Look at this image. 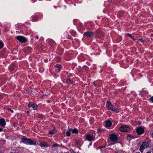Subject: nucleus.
Here are the masks:
<instances>
[{"label":"nucleus","mask_w":153,"mask_h":153,"mask_svg":"<svg viewBox=\"0 0 153 153\" xmlns=\"http://www.w3.org/2000/svg\"><path fill=\"white\" fill-rule=\"evenodd\" d=\"M57 60L58 62H59L60 61V58H58Z\"/></svg>","instance_id":"nucleus-29"},{"label":"nucleus","mask_w":153,"mask_h":153,"mask_svg":"<svg viewBox=\"0 0 153 153\" xmlns=\"http://www.w3.org/2000/svg\"><path fill=\"white\" fill-rule=\"evenodd\" d=\"M93 33L89 31L86 32L84 34V36L88 37H91V36H93Z\"/></svg>","instance_id":"nucleus-8"},{"label":"nucleus","mask_w":153,"mask_h":153,"mask_svg":"<svg viewBox=\"0 0 153 153\" xmlns=\"http://www.w3.org/2000/svg\"><path fill=\"white\" fill-rule=\"evenodd\" d=\"M152 136L153 137V133H152Z\"/></svg>","instance_id":"nucleus-36"},{"label":"nucleus","mask_w":153,"mask_h":153,"mask_svg":"<svg viewBox=\"0 0 153 153\" xmlns=\"http://www.w3.org/2000/svg\"><path fill=\"white\" fill-rule=\"evenodd\" d=\"M39 142L40 143L39 145L41 147H45L46 146H48L46 143L45 142H41L40 141Z\"/></svg>","instance_id":"nucleus-12"},{"label":"nucleus","mask_w":153,"mask_h":153,"mask_svg":"<svg viewBox=\"0 0 153 153\" xmlns=\"http://www.w3.org/2000/svg\"><path fill=\"white\" fill-rule=\"evenodd\" d=\"M15 67V65H11L9 68V70L10 71H12L13 70Z\"/></svg>","instance_id":"nucleus-15"},{"label":"nucleus","mask_w":153,"mask_h":153,"mask_svg":"<svg viewBox=\"0 0 153 153\" xmlns=\"http://www.w3.org/2000/svg\"><path fill=\"white\" fill-rule=\"evenodd\" d=\"M66 135L67 136H69L70 135V133L68 131H67L66 132Z\"/></svg>","instance_id":"nucleus-21"},{"label":"nucleus","mask_w":153,"mask_h":153,"mask_svg":"<svg viewBox=\"0 0 153 153\" xmlns=\"http://www.w3.org/2000/svg\"><path fill=\"white\" fill-rule=\"evenodd\" d=\"M147 153H151V152H148Z\"/></svg>","instance_id":"nucleus-37"},{"label":"nucleus","mask_w":153,"mask_h":153,"mask_svg":"<svg viewBox=\"0 0 153 153\" xmlns=\"http://www.w3.org/2000/svg\"><path fill=\"white\" fill-rule=\"evenodd\" d=\"M140 153L139 152H138V153Z\"/></svg>","instance_id":"nucleus-39"},{"label":"nucleus","mask_w":153,"mask_h":153,"mask_svg":"<svg viewBox=\"0 0 153 153\" xmlns=\"http://www.w3.org/2000/svg\"><path fill=\"white\" fill-rule=\"evenodd\" d=\"M16 39L22 43L25 42L27 41V39L24 37L21 36H16Z\"/></svg>","instance_id":"nucleus-5"},{"label":"nucleus","mask_w":153,"mask_h":153,"mask_svg":"<svg viewBox=\"0 0 153 153\" xmlns=\"http://www.w3.org/2000/svg\"><path fill=\"white\" fill-rule=\"evenodd\" d=\"M73 130L72 128H69L68 130V131H69L70 132H72V131H73Z\"/></svg>","instance_id":"nucleus-24"},{"label":"nucleus","mask_w":153,"mask_h":153,"mask_svg":"<svg viewBox=\"0 0 153 153\" xmlns=\"http://www.w3.org/2000/svg\"><path fill=\"white\" fill-rule=\"evenodd\" d=\"M139 40L142 42H143L144 41L143 39L141 38L140 39H139Z\"/></svg>","instance_id":"nucleus-27"},{"label":"nucleus","mask_w":153,"mask_h":153,"mask_svg":"<svg viewBox=\"0 0 153 153\" xmlns=\"http://www.w3.org/2000/svg\"><path fill=\"white\" fill-rule=\"evenodd\" d=\"M78 133V131L76 128H74L73 130L72 133H75L76 134H77Z\"/></svg>","instance_id":"nucleus-16"},{"label":"nucleus","mask_w":153,"mask_h":153,"mask_svg":"<svg viewBox=\"0 0 153 153\" xmlns=\"http://www.w3.org/2000/svg\"><path fill=\"white\" fill-rule=\"evenodd\" d=\"M58 146V145L57 144H54L53 145V147H56V146Z\"/></svg>","instance_id":"nucleus-26"},{"label":"nucleus","mask_w":153,"mask_h":153,"mask_svg":"<svg viewBox=\"0 0 153 153\" xmlns=\"http://www.w3.org/2000/svg\"><path fill=\"white\" fill-rule=\"evenodd\" d=\"M65 131H64L63 132V133L64 134H65Z\"/></svg>","instance_id":"nucleus-33"},{"label":"nucleus","mask_w":153,"mask_h":153,"mask_svg":"<svg viewBox=\"0 0 153 153\" xmlns=\"http://www.w3.org/2000/svg\"><path fill=\"white\" fill-rule=\"evenodd\" d=\"M55 133V131L54 129L50 131L49 132V134H54Z\"/></svg>","instance_id":"nucleus-18"},{"label":"nucleus","mask_w":153,"mask_h":153,"mask_svg":"<svg viewBox=\"0 0 153 153\" xmlns=\"http://www.w3.org/2000/svg\"><path fill=\"white\" fill-rule=\"evenodd\" d=\"M27 113H29V111H27Z\"/></svg>","instance_id":"nucleus-35"},{"label":"nucleus","mask_w":153,"mask_h":153,"mask_svg":"<svg viewBox=\"0 0 153 153\" xmlns=\"http://www.w3.org/2000/svg\"><path fill=\"white\" fill-rule=\"evenodd\" d=\"M111 125V122L109 121H107L105 124L106 126L107 127H110Z\"/></svg>","instance_id":"nucleus-14"},{"label":"nucleus","mask_w":153,"mask_h":153,"mask_svg":"<svg viewBox=\"0 0 153 153\" xmlns=\"http://www.w3.org/2000/svg\"><path fill=\"white\" fill-rule=\"evenodd\" d=\"M144 130L143 128L141 127H139L136 130L137 133L139 134H142L144 132Z\"/></svg>","instance_id":"nucleus-9"},{"label":"nucleus","mask_w":153,"mask_h":153,"mask_svg":"<svg viewBox=\"0 0 153 153\" xmlns=\"http://www.w3.org/2000/svg\"><path fill=\"white\" fill-rule=\"evenodd\" d=\"M86 139L87 140L91 141L95 140V137L93 135L88 134L86 135Z\"/></svg>","instance_id":"nucleus-6"},{"label":"nucleus","mask_w":153,"mask_h":153,"mask_svg":"<svg viewBox=\"0 0 153 153\" xmlns=\"http://www.w3.org/2000/svg\"><path fill=\"white\" fill-rule=\"evenodd\" d=\"M55 67L57 68L58 69V71L57 72H59L60 71L61 69L62 68V67L59 64H56L55 65Z\"/></svg>","instance_id":"nucleus-13"},{"label":"nucleus","mask_w":153,"mask_h":153,"mask_svg":"<svg viewBox=\"0 0 153 153\" xmlns=\"http://www.w3.org/2000/svg\"><path fill=\"white\" fill-rule=\"evenodd\" d=\"M0 153H1V152H0Z\"/></svg>","instance_id":"nucleus-38"},{"label":"nucleus","mask_w":153,"mask_h":153,"mask_svg":"<svg viewBox=\"0 0 153 153\" xmlns=\"http://www.w3.org/2000/svg\"><path fill=\"white\" fill-rule=\"evenodd\" d=\"M66 82L69 84L71 83V79H66Z\"/></svg>","instance_id":"nucleus-19"},{"label":"nucleus","mask_w":153,"mask_h":153,"mask_svg":"<svg viewBox=\"0 0 153 153\" xmlns=\"http://www.w3.org/2000/svg\"><path fill=\"white\" fill-rule=\"evenodd\" d=\"M36 38L37 39H39V37L37 36H36Z\"/></svg>","instance_id":"nucleus-31"},{"label":"nucleus","mask_w":153,"mask_h":153,"mask_svg":"<svg viewBox=\"0 0 153 153\" xmlns=\"http://www.w3.org/2000/svg\"><path fill=\"white\" fill-rule=\"evenodd\" d=\"M106 106L108 110H111L116 113H117L120 111V110L118 108H116L115 106L113 105L110 102H107Z\"/></svg>","instance_id":"nucleus-1"},{"label":"nucleus","mask_w":153,"mask_h":153,"mask_svg":"<svg viewBox=\"0 0 153 153\" xmlns=\"http://www.w3.org/2000/svg\"><path fill=\"white\" fill-rule=\"evenodd\" d=\"M68 38H69V39H71V37L70 36H68Z\"/></svg>","instance_id":"nucleus-32"},{"label":"nucleus","mask_w":153,"mask_h":153,"mask_svg":"<svg viewBox=\"0 0 153 153\" xmlns=\"http://www.w3.org/2000/svg\"><path fill=\"white\" fill-rule=\"evenodd\" d=\"M149 146V143L147 142H144L141 146L140 150V151L142 152L145 148H147Z\"/></svg>","instance_id":"nucleus-4"},{"label":"nucleus","mask_w":153,"mask_h":153,"mask_svg":"<svg viewBox=\"0 0 153 153\" xmlns=\"http://www.w3.org/2000/svg\"><path fill=\"white\" fill-rule=\"evenodd\" d=\"M110 137L111 141L112 142L116 141L117 140V135L114 134H111Z\"/></svg>","instance_id":"nucleus-7"},{"label":"nucleus","mask_w":153,"mask_h":153,"mask_svg":"<svg viewBox=\"0 0 153 153\" xmlns=\"http://www.w3.org/2000/svg\"><path fill=\"white\" fill-rule=\"evenodd\" d=\"M22 141L26 145H36V141L34 140H31L27 138H23Z\"/></svg>","instance_id":"nucleus-2"},{"label":"nucleus","mask_w":153,"mask_h":153,"mask_svg":"<svg viewBox=\"0 0 153 153\" xmlns=\"http://www.w3.org/2000/svg\"><path fill=\"white\" fill-rule=\"evenodd\" d=\"M6 27H6V26H4V28L5 29H6Z\"/></svg>","instance_id":"nucleus-34"},{"label":"nucleus","mask_w":153,"mask_h":153,"mask_svg":"<svg viewBox=\"0 0 153 153\" xmlns=\"http://www.w3.org/2000/svg\"><path fill=\"white\" fill-rule=\"evenodd\" d=\"M127 138L128 140H131V137L129 135H128L127 136Z\"/></svg>","instance_id":"nucleus-22"},{"label":"nucleus","mask_w":153,"mask_h":153,"mask_svg":"<svg viewBox=\"0 0 153 153\" xmlns=\"http://www.w3.org/2000/svg\"><path fill=\"white\" fill-rule=\"evenodd\" d=\"M150 100L152 101L153 102V96L151 97L150 98Z\"/></svg>","instance_id":"nucleus-28"},{"label":"nucleus","mask_w":153,"mask_h":153,"mask_svg":"<svg viewBox=\"0 0 153 153\" xmlns=\"http://www.w3.org/2000/svg\"><path fill=\"white\" fill-rule=\"evenodd\" d=\"M130 127L126 125H123L119 128V130L122 132H127L130 130Z\"/></svg>","instance_id":"nucleus-3"},{"label":"nucleus","mask_w":153,"mask_h":153,"mask_svg":"<svg viewBox=\"0 0 153 153\" xmlns=\"http://www.w3.org/2000/svg\"><path fill=\"white\" fill-rule=\"evenodd\" d=\"M3 46V44L2 42H0V50L2 49Z\"/></svg>","instance_id":"nucleus-20"},{"label":"nucleus","mask_w":153,"mask_h":153,"mask_svg":"<svg viewBox=\"0 0 153 153\" xmlns=\"http://www.w3.org/2000/svg\"><path fill=\"white\" fill-rule=\"evenodd\" d=\"M6 124V123L4 119H0V124L2 126H4Z\"/></svg>","instance_id":"nucleus-11"},{"label":"nucleus","mask_w":153,"mask_h":153,"mask_svg":"<svg viewBox=\"0 0 153 153\" xmlns=\"http://www.w3.org/2000/svg\"><path fill=\"white\" fill-rule=\"evenodd\" d=\"M28 106L29 108H33V110H35L37 109V105L34 104H33L32 103H30L28 105Z\"/></svg>","instance_id":"nucleus-10"},{"label":"nucleus","mask_w":153,"mask_h":153,"mask_svg":"<svg viewBox=\"0 0 153 153\" xmlns=\"http://www.w3.org/2000/svg\"><path fill=\"white\" fill-rule=\"evenodd\" d=\"M127 35L128 36H129L132 39H133V38H132L131 35L130 34L128 33V34H127Z\"/></svg>","instance_id":"nucleus-25"},{"label":"nucleus","mask_w":153,"mask_h":153,"mask_svg":"<svg viewBox=\"0 0 153 153\" xmlns=\"http://www.w3.org/2000/svg\"><path fill=\"white\" fill-rule=\"evenodd\" d=\"M2 131V128H0V132H1Z\"/></svg>","instance_id":"nucleus-30"},{"label":"nucleus","mask_w":153,"mask_h":153,"mask_svg":"<svg viewBox=\"0 0 153 153\" xmlns=\"http://www.w3.org/2000/svg\"><path fill=\"white\" fill-rule=\"evenodd\" d=\"M93 84L95 86L97 87L99 84V82L97 81H94L93 82Z\"/></svg>","instance_id":"nucleus-17"},{"label":"nucleus","mask_w":153,"mask_h":153,"mask_svg":"<svg viewBox=\"0 0 153 153\" xmlns=\"http://www.w3.org/2000/svg\"><path fill=\"white\" fill-rule=\"evenodd\" d=\"M7 109H8V111H10L11 112V113H13V110H12L10 108H8Z\"/></svg>","instance_id":"nucleus-23"}]
</instances>
